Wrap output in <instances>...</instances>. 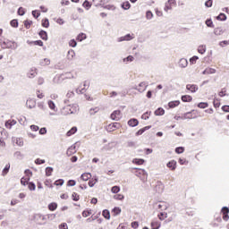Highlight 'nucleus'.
<instances>
[{"label": "nucleus", "instance_id": "f257e3e1", "mask_svg": "<svg viewBox=\"0 0 229 229\" xmlns=\"http://www.w3.org/2000/svg\"><path fill=\"white\" fill-rule=\"evenodd\" d=\"M72 78H74V74L72 72H68L63 74L58 75L54 79L55 83H62L64 80H72Z\"/></svg>", "mask_w": 229, "mask_h": 229}, {"label": "nucleus", "instance_id": "f03ea898", "mask_svg": "<svg viewBox=\"0 0 229 229\" xmlns=\"http://www.w3.org/2000/svg\"><path fill=\"white\" fill-rule=\"evenodd\" d=\"M33 219L35 223L38 224L39 226H42V225H46V223H42V221H46V216L42 214H35Z\"/></svg>", "mask_w": 229, "mask_h": 229}, {"label": "nucleus", "instance_id": "7ed1b4c3", "mask_svg": "<svg viewBox=\"0 0 229 229\" xmlns=\"http://www.w3.org/2000/svg\"><path fill=\"white\" fill-rule=\"evenodd\" d=\"M173 6H176V0H168L165 4V12H169V10H173Z\"/></svg>", "mask_w": 229, "mask_h": 229}, {"label": "nucleus", "instance_id": "20e7f679", "mask_svg": "<svg viewBox=\"0 0 229 229\" xmlns=\"http://www.w3.org/2000/svg\"><path fill=\"white\" fill-rule=\"evenodd\" d=\"M4 46L7 47V49H17L19 47V45L15 41H4Z\"/></svg>", "mask_w": 229, "mask_h": 229}, {"label": "nucleus", "instance_id": "39448f33", "mask_svg": "<svg viewBox=\"0 0 229 229\" xmlns=\"http://www.w3.org/2000/svg\"><path fill=\"white\" fill-rule=\"evenodd\" d=\"M133 38H135V34H127L125 36L119 38L118 42H124V41L128 42L130 40H133Z\"/></svg>", "mask_w": 229, "mask_h": 229}, {"label": "nucleus", "instance_id": "423d86ee", "mask_svg": "<svg viewBox=\"0 0 229 229\" xmlns=\"http://www.w3.org/2000/svg\"><path fill=\"white\" fill-rule=\"evenodd\" d=\"M121 117H123V114H121V111H119V110L114 111L111 114V119L113 121H119L121 119Z\"/></svg>", "mask_w": 229, "mask_h": 229}, {"label": "nucleus", "instance_id": "0eeeda50", "mask_svg": "<svg viewBox=\"0 0 229 229\" xmlns=\"http://www.w3.org/2000/svg\"><path fill=\"white\" fill-rule=\"evenodd\" d=\"M77 107L76 106H66L64 110V114H76L77 112Z\"/></svg>", "mask_w": 229, "mask_h": 229}, {"label": "nucleus", "instance_id": "6e6552de", "mask_svg": "<svg viewBox=\"0 0 229 229\" xmlns=\"http://www.w3.org/2000/svg\"><path fill=\"white\" fill-rule=\"evenodd\" d=\"M192 112H194V111L185 113L182 116V119H196V114H192Z\"/></svg>", "mask_w": 229, "mask_h": 229}, {"label": "nucleus", "instance_id": "1a4fd4ad", "mask_svg": "<svg viewBox=\"0 0 229 229\" xmlns=\"http://www.w3.org/2000/svg\"><path fill=\"white\" fill-rule=\"evenodd\" d=\"M140 89H137L139 92H144L148 89V82L143 81L139 84Z\"/></svg>", "mask_w": 229, "mask_h": 229}, {"label": "nucleus", "instance_id": "9d476101", "mask_svg": "<svg viewBox=\"0 0 229 229\" xmlns=\"http://www.w3.org/2000/svg\"><path fill=\"white\" fill-rule=\"evenodd\" d=\"M187 65H189V61H187V59H185V58L180 59L179 67H181L182 69H185V67H187Z\"/></svg>", "mask_w": 229, "mask_h": 229}, {"label": "nucleus", "instance_id": "9b49d317", "mask_svg": "<svg viewBox=\"0 0 229 229\" xmlns=\"http://www.w3.org/2000/svg\"><path fill=\"white\" fill-rule=\"evenodd\" d=\"M74 153H76V145H72L66 152V155H68V157H71V155H74Z\"/></svg>", "mask_w": 229, "mask_h": 229}, {"label": "nucleus", "instance_id": "f8f14e48", "mask_svg": "<svg viewBox=\"0 0 229 229\" xmlns=\"http://www.w3.org/2000/svg\"><path fill=\"white\" fill-rule=\"evenodd\" d=\"M186 89L187 90H190V92H196L198 90V86L195 84H187Z\"/></svg>", "mask_w": 229, "mask_h": 229}, {"label": "nucleus", "instance_id": "ddd939ff", "mask_svg": "<svg viewBox=\"0 0 229 229\" xmlns=\"http://www.w3.org/2000/svg\"><path fill=\"white\" fill-rule=\"evenodd\" d=\"M166 167L171 169L172 171H174L176 169V161L172 160L166 164Z\"/></svg>", "mask_w": 229, "mask_h": 229}, {"label": "nucleus", "instance_id": "4468645a", "mask_svg": "<svg viewBox=\"0 0 229 229\" xmlns=\"http://www.w3.org/2000/svg\"><path fill=\"white\" fill-rule=\"evenodd\" d=\"M222 212H223V219L224 221H228L229 216H228V212H229V208H222Z\"/></svg>", "mask_w": 229, "mask_h": 229}, {"label": "nucleus", "instance_id": "2eb2a0df", "mask_svg": "<svg viewBox=\"0 0 229 229\" xmlns=\"http://www.w3.org/2000/svg\"><path fill=\"white\" fill-rule=\"evenodd\" d=\"M81 178L83 182H89V180L92 178V174H90V173H84L81 174Z\"/></svg>", "mask_w": 229, "mask_h": 229}, {"label": "nucleus", "instance_id": "dca6fc26", "mask_svg": "<svg viewBox=\"0 0 229 229\" xmlns=\"http://www.w3.org/2000/svg\"><path fill=\"white\" fill-rule=\"evenodd\" d=\"M129 126H131L132 128H135V126H139V120L133 118L128 121Z\"/></svg>", "mask_w": 229, "mask_h": 229}, {"label": "nucleus", "instance_id": "f3484780", "mask_svg": "<svg viewBox=\"0 0 229 229\" xmlns=\"http://www.w3.org/2000/svg\"><path fill=\"white\" fill-rule=\"evenodd\" d=\"M84 88H78L76 89L77 94H85V87H89V82L88 81H84Z\"/></svg>", "mask_w": 229, "mask_h": 229}, {"label": "nucleus", "instance_id": "a211bd4d", "mask_svg": "<svg viewBox=\"0 0 229 229\" xmlns=\"http://www.w3.org/2000/svg\"><path fill=\"white\" fill-rule=\"evenodd\" d=\"M119 126H121V124H119L118 123H111L108 125V130L109 131H115V129L119 128Z\"/></svg>", "mask_w": 229, "mask_h": 229}, {"label": "nucleus", "instance_id": "6ab92c4d", "mask_svg": "<svg viewBox=\"0 0 229 229\" xmlns=\"http://www.w3.org/2000/svg\"><path fill=\"white\" fill-rule=\"evenodd\" d=\"M182 101H183V103H191V101H192V97L190 95H183L182 97Z\"/></svg>", "mask_w": 229, "mask_h": 229}, {"label": "nucleus", "instance_id": "aec40b11", "mask_svg": "<svg viewBox=\"0 0 229 229\" xmlns=\"http://www.w3.org/2000/svg\"><path fill=\"white\" fill-rule=\"evenodd\" d=\"M198 53H199L200 55H205V53H207V46L205 45H200L198 47Z\"/></svg>", "mask_w": 229, "mask_h": 229}, {"label": "nucleus", "instance_id": "412c9836", "mask_svg": "<svg viewBox=\"0 0 229 229\" xmlns=\"http://www.w3.org/2000/svg\"><path fill=\"white\" fill-rule=\"evenodd\" d=\"M202 74H216V69L214 68H207L202 72Z\"/></svg>", "mask_w": 229, "mask_h": 229}, {"label": "nucleus", "instance_id": "4be33fe9", "mask_svg": "<svg viewBox=\"0 0 229 229\" xmlns=\"http://www.w3.org/2000/svg\"><path fill=\"white\" fill-rule=\"evenodd\" d=\"M156 191L159 194L164 192V184H162V182H158L157 185L156 186Z\"/></svg>", "mask_w": 229, "mask_h": 229}, {"label": "nucleus", "instance_id": "5701e85b", "mask_svg": "<svg viewBox=\"0 0 229 229\" xmlns=\"http://www.w3.org/2000/svg\"><path fill=\"white\" fill-rule=\"evenodd\" d=\"M74 56H76V53L74 52V50L72 49L69 50L67 54L68 60H72Z\"/></svg>", "mask_w": 229, "mask_h": 229}, {"label": "nucleus", "instance_id": "b1692460", "mask_svg": "<svg viewBox=\"0 0 229 229\" xmlns=\"http://www.w3.org/2000/svg\"><path fill=\"white\" fill-rule=\"evenodd\" d=\"M180 105V101L175 100L168 103L169 108H175V106H178Z\"/></svg>", "mask_w": 229, "mask_h": 229}, {"label": "nucleus", "instance_id": "393cba45", "mask_svg": "<svg viewBox=\"0 0 229 229\" xmlns=\"http://www.w3.org/2000/svg\"><path fill=\"white\" fill-rule=\"evenodd\" d=\"M47 105L50 110H54V112H56V106L55 105V102H53L52 100H49L47 102Z\"/></svg>", "mask_w": 229, "mask_h": 229}, {"label": "nucleus", "instance_id": "a878e982", "mask_svg": "<svg viewBox=\"0 0 229 229\" xmlns=\"http://www.w3.org/2000/svg\"><path fill=\"white\" fill-rule=\"evenodd\" d=\"M27 106H29V108H34L35 107V100L33 99H28L26 102Z\"/></svg>", "mask_w": 229, "mask_h": 229}, {"label": "nucleus", "instance_id": "bb28decb", "mask_svg": "<svg viewBox=\"0 0 229 229\" xmlns=\"http://www.w3.org/2000/svg\"><path fill=\"white\" fill-rule=\"evenodd\" d=\"M165 114V111L162 107H159L155 111V115H164Z\"/></svg>", "mask_w": 229, "mask_h": 229}, {"label": "nucleus", "instance_id": "cd10ccee", "mask_svg": "<svg viewBox=\"0 0 229 229\" xmlns=\"http://www.w3.org/2000/svg\"><path fill=\"white\" fill-rule=\"evenodd\" d=\"M39 37L42 40H47V32H46V30H41L39 32Z\"/></svg>", "mask_w": 229, "mask_h": 229}, {"label": "nucleus", "instance_id": "c85d7f7f", "mask_svg": "<svg viewBox=\"0 0 229 229\" xmlns=\"http://www.w3.org/2000/svg\"><path fill=\"white\" fill-rule=\"evenodd\" d=\"M151 228L152 229H158V228H160V222H158V221H152Z\"/></svg>", "mask_w": 229, "mask_h": 229}, {"label": "nucleus", "instance_id": "c756f323", "mask_svg": "<svg viewBox=\"0 0 229 229\" xmlns=\"http://www.w3.org/2000/svg\"><path fill=\"white\" fill-rule=\"evenodd\" d=\"M76 131H78V128L76 127H72L67 133V137H71V135H74V133H76Z\"/></svg>", "mask_w": 229, "mask_h": 229}, {"label": "nucleus", "instance_id": "7c9ffc66", "mask_svg": "<svg viewBox=\"0 0 229 229\" xmlns=\"http://www.w3.org/2000/svg\"><path fill=\"white\" fill-rule=\"evenodd\" d=\"M132 164H136L137 165H142V164H144V159L134 158L132 160Z\"/></svg>", "mask_w": 229, "mask_h": 229}, {"label": "nucleus", "instance_id": "2f4dec72", "mask_svg": "<svg viewBox=\"0 0 229 229\" xmlns=\"http://www.w3.org/2000/svg\"><path fill=\"white\" fill-rule=\"evenodd\" d=\"M55 208H58V204L53 202L48 205V209L52 212L55 211Z\"/></svg>", "mask_w": 229, "mask_h": 229}, {"label": "nucleus", "instance_id": "473e14b6", "mask_svg": "<svg viewBox=\"0 0 229 229\" xmlns=\"http://www.w3.org/2000/svg\"><path fill=\"white\" fill-rule=\"evenodd\" d=\"M49 64H51V60H49L47 58L42 59L40 61V65H42V66L49 65Z\"/></svg>", "mask_w": 229, "mask_h": 229}, {"label": "nucleus", "instance_id": "72a5a7b5", "mask_svg": "<svg viewBox=\"0 0 229 229\" xmlns=\"http://www.w3.org/2000/svg\"><path fill=\"white\" fill-rule=\"evenodd\" d=\"M99 112V107H94L89 109V115H96Z\"/></svg>", "mask_w": 229, "mask_h": 229}, {"label": "nucleus", "instance_id": "f704fd0d", "mask_svg": "<svg viewBox=\"0 0 229 229\" xmlns=\"http://www.w3.org/2000/svg\"><path fill=\"white\" fill-rule=\"evenodd\" d=\"M28 44H34V46H44V42H42V40H36L34 42H30V41H27Z\"/></svg>", "mask_w": 229, "mask_h": 229}, {"label": "nucleus", "instance_id": "c9c22d12", "mask_svg": "<svg viewBox=\"0 0 229 229\" xmlns=\"http://www.w3.org/2000/svg\"><path fill=\"white\" fill-rule=\"evenodd\" d=\"M102 214L105 219H110V211L108 209H105Z\"/></svg>", "mask_w": 229, "mask_h": 229}, {"label": "nucleus", "instance_id": "e433bc0d", "mask_svg": "<svg viewBox=\"0 0 229 229\" xmlns=\"http://www.w3.org/2000/svg\"><path fill=\"white\" fill-rule=\"evenodd\" d=\"M199 108H208V103L207 102H200L198 104Z\"/></svg>", "mask_w": 229, "mask_h": 229}, {"label": "nucleus", "instance_id": "4c0bfd02", "mask_svg": "<svg viewBox=\"0 0 229 229\" xmlns=\"http://www.w3.org/2000/svg\"><path fill=\"white\" fill-rule=\"evenodd\" d=\"M8 171H10V164H7L4 168L2 172L3 176H4L5 174H8Z\"/></svg>", "mask_w": 229, "mask_h": 229}, {"label": "nucleus", "instance_id": "58836bf2", "mask_svg": "<svg viewBox=\"0 0 229 229\" xmlns=\"http://www.w3.org/2000/svg\"><path fill=\"white\" fill-rule=\"evenodd\" d=\"M119 191H121V188L119 186H114L111 189V192H113V194H117V192H119Z\"/></svg>", "mask_w": 229, "mask_h": 229}, {"label": "nucleus", "instance_id": "ea45409f", "mask_svg": "<svg viewBox=\"0 0 229 229\" xmlns=\"http://www.w3.org/2000/svg\"><path fill=\"white\" fill-rule=\"evenodd\" d=\"M213 105H214L215 108H219L221 106V102H219V99L216 98L213 101Z\"/></svg>", "mask_w": 229, "mask_h": 229}, {"label": "nucleus", "instance_id": "a19ab883", "mask_svg": "<svg viewBox=\"0 0 229 229\" xmlns=\"http://www.w3.org/2000/svg\"><path fill=\"white\" fill-rule=\"evenodd\" d=\"M96 183H98V178L91 179V180L89 182V187H94V186L96 185Z\"/></svg>", "mask_w": 229, "mask_h": 229}, {"label": "nucleus", "instance_id": "79ce46f5", "mask_svg": "<svg viewBox=\"0 0 229 229\" xmlns=\"http://www.w3.org/2000/svg\"><path fill=\"white\" fill-rule=\"evenodd\" d=\"M185 151V148L183 147H178L175 148V153H177L178 155L183 153Z\"/></svg>", "mask_w": 229, "mask_h": 229}, {"label": "nucleus", "instance_id": "37998d69", "mask_svg": "<svg viewBox=\"0 0 229 229\" xmlns=\"http://www.w3.org/2000/svg\"><path fill=\"white\" fill-rule=\"evenodd\" d=\"M149 115H151V112H146L141 115V119H144L146 121L149 119Z\"/></svg>", "mask_w": 229, "mask_h": 229}, {"label": "nucleus", "instance_id": "c03bdc74", "mask_svg": "<svg viewBox=\"0 0 229 229\" xmlns=\"http://www.w3.org/2000/svg\"><path fill=\"white\" fill-rule=\"evenodd\" d=\"M53 174V167H47L46 168V174L47 176H51V174Z\"/></svg>", "mask_w": 229, "mask_h": 229}, {"label": "nucleus", "instance_id": "a18cd8bd", "mask_svg": "<svg viewBox=\"0 0 229 229\" xmlns=\"http://www.w3.org/2000/svg\"><path fill=\"white\" fill-rule=\"evenodd\" d=\"M214 33H215V35H217V36L223 35V29L216 28V29H215Z\"/></svg>", "mask_w": 229, "mask_h": 229}, {"label": "nucleus", "instance_id": "49530a36", "mask_svg": "<svg viewBox=\"0 0 229 229\" xmlns=\"http://www.w3.org/2000/svg\"><path fill=\"white\" fill-rule=\"evenodd\" d=\"M42 26H43V28H49V20L48 19L43 20Z\"/></svg>", "mask_w": 229, "mask_h": 229}, {"label": "nucleus", "instance_id": "de8ad7c7", "mask_svg": "<svg viewBox=\"0 0 229 229\" xmlns=\"http://www.w3.org/2000/svg\"><path fill=\"white\" fill-rule=\"evenodd\" d=\"M157 208H158L159 210H166V209H167V206H166L165 203L158 204V205H157Z\"/></svg>", "mask_w": 229, "mask_h": 229}, {"label": "nucleus", "instance_id": "09e8293b", "mask_svg": "<svg viewBox=\"0 0 229 229\" xmlns=\"http://www.w3.org/2000/svg\"><path fill=\"white\" fill-rule=\"evenodd\" d=\"M11 26L13 28H18L19 27V21H17V20H12L11 21Z\"/></svg>", "mask_w": 229, "mask_h": 229}, {"label": "nucleus", "instance_id": "8fccbe9b", "mask_svg": "<svg viewBox=\"0 0 229 229\" xmlns=\"http://www.w3.org/2000/svg\"><path fill=\"white\" fill-rule=\"evenodd\" d=\"M217 20H218V21H226V14H225V13H220V14L217 16Z\"/></svg>", "mask_w": 229, "mask_h": 229}, {"label": "nucleus", "instance_id": "3c124183", "mask_svg": "<svg viewBox=\"0 0 229 229\" xmlns=\"http://www.w3.org/2000/svg\"><path fill=\"white\" fill-rule=\"evenodd\" d=\"M130 2H125L122 4V8H123V10H130Z\"/></svg>", "mask_w": 229, "mask_h": 229}, {"label": "nucleus", "instance_id": "603ef678", "mask_svg": "<svg viewBox=\"0 0 229 229\" xmlns=\"http://www.w3.org/2000/svg\"><path fill=\"white\" fill-rule=\"evenodd\" d=\"M31 24H33V21H31L27 20L24 21V26L27 30H30V26H31Z\"/></svg>", "mask_w": 229, "mask_h": 229}, {"label": "nucleus", "instance_id": "864d4df0", "mask_svg": "<svg viewBox=\"0 0 229 229\" xmlns=\"http://www.w3.org/2000/svg\"><path fill=\"white\" fill-rule=\"evenodd\" d=\"M85 38H87V35L81 33L78 36V40H80V42H81V40H85Z\"/></svg>", "mask_w": 229, "mask_h": 229}, {"label": "nucleus", "instance_id": "5fc2aeb1", "mask_svg": "<svg viewBox=\"0 0 229 229\" xmlns=\"http://www.w3.org/2000/svg\"><path fill=\"white\" fill-rule=\"evenodd\" d=\"M114 199H119L120 201H123L124 199V195L117 194L114 196Z\"/></svg>", "mask_w": 229, "mask_h": 229}, {"label": "nucleus", "instance_id": "6e6d98bb", "mask_svg": "<svg viewBox=\"0 0 229 229\" xmlns=\"http://www.w3.org/2000/svg\"><path fill=\"white\" fill-rule=\"evenodd\" d=\"M72 198L73 201H79V199H80V196L76 192L72 193Z\"/></svg>", "mask_w": 229, "mask_h": 229}, {"label": "nucleus", "instance_id": "4d7b16f0", "mask_svg": "<svg viewBox=\"0 0 229 229\" xmlns=\"http://www.w3.org/2000/svg\"><path fill=\"white\" fill-rule=\"evenodd\" d=\"M113 212H114V216H119V214H121V208H114L113 209Z\"/></svg>", "mask_w": 229, "mask_h": 229}, {"label": "nucleus", "instance_id": "13d9d810", "mask_svg": "<svg viewBox=\"0 0 229 229\" xmlns=\"http://www.w3.org/2000/svg\"><path fill=\"white\" fill-rule=\"evenodd\" d=\"M68 187H74L76 185V181L74 180H69L67 182Z\"/></svg>", "mask_w": 229, "mask_h": 229}, {"label": "nucleus", "instance_id": "bf43d9fd", "mask_svg": "<svg viewBox=\"0 0 229 229\" xmlns=\"http://www.w3.org/2000/svg\"><path fill=\"white\" fill-rule=\"evenodd\" d=\"M133 60H135V58L132 55H129L123 59V62H133Z\"/></svg>", "mask_w": 229, "mask_h": 229}, {"label": "nucleus", "instance_id": "052dcab7", "mask_svg": "<svg viewBox=\"0 0 229 229\" xmlns=\"http://www.w3.org/2000/svg\"><path fill=\"white\" fill-rule=\"evenodd\" d=\"M35 76H37V72L33 70H31V72L28 73L29 78H35Z\"/></svg>", "mask_w": 229, "mask_h": 229}, {"label": "nucleus", "instance_id": "680f3d73", "mask_svg": "<svg viewBox=\"0 0 229 229\" xmlns=\"http://www.w3.org/2000/svg\"><path fill=\"white\" fill-rule=\"evenodd\" d=\"M146 17L148 20L153 19V13H151V11H148L146 13Z\"/></svg>", "mask_w": 229, "mask_h": 229}, {"label": "nucleus", "instance_id": "e2e57ef3", "mask_svg": "<svg viewBox=\"0 0 229 229\" xmlns=\"http://www.w3.org/2000/svg\"><path fill=\"white\" fill-rule=\"evenodd\" d=\"M77 44H78V43H76V40H74V39H72V40H70V42H69V46H70L71 47H76Z\"/></svg>", "mask_w": 229, "mask_h": 229}, {"label": "nucleus", "instance_id": "0e129e2a", "mask_svg": "<svg viewBox=\"0 0 229 229\" xmlns=\"http://www.w3.org/2000/svg\"><path fill=\"white\" fill-rule=\"evenodd\" d=\"M28 187L30 191H35V189H37V186H35V183L33 182H30Z\"/></svg>", "mask_w": 229, "mask_h": 229}, {"label": "nucleus", "instance_id": "69168bd1", "mask_svg": "<svg viewBox=\"0 0 229 229\" xmlns=\"http://www.w3.org/2000/svg\"><path fill=\"white\" fill-rule=\"evenodd\" d=\"M228 45H229V42L226 40L221 41L219 43L220 47H225V46H228Z\"/></svg>", "mask_w": 229, "mask_h": 229}, {"label": "nucleus", "instance_id": "338daca9", "mask_svg": "<svg viewBox=\"0 0 229 229\" xmlns=\"http://www.w3.org/2000/svg\"><path fill=\"white\" fill-rule=\"evenodd\" d=\"M24 13H26V11H24V8L20 7V8L18 9V14H20V15H24Z\"/></svg>", "mask_w": 229, "mask_h": 229}, {"label": "nucleus", "instance_id": "774afa93", "mask_svg": "<svg viewBox=\"0 0 229 229\" xmlns=\"http://www.w3.org/2000/svg\"><path fill=\"white\" fill-rule=\"evenodd\" d=\"M59 228H60V229H68L67 224H66V223L61 224V225H59Z\"/></svg>", "mask_w": 229, "mask_h": 229}]
</instances>
